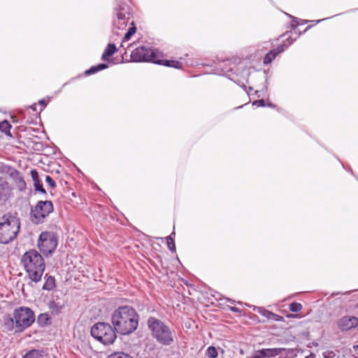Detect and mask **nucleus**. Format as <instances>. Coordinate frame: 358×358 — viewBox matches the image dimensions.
I'll return each instance as SVG.
<instances>
[{
    "instance_id": "25",
    "label": "nucleus",
    "mask_w": 358,
    "mask_h": 358,
    "mask_svg": "<svg viewBox=\"0 0 358 358\" xmlns=\"http://www.w3.org/2000/svg\"><path fill=\"white\" fill-rule=\"evenodd\" d=\"M230 64V61L223 60L219 62L218 64V69H220L222 73H228L232 71V68H227V66Z\"/></svg>"
},
{
    "instance_id": "51",
    "label": "nucleus",
    "mask_w": 358,
    "mask_h": 358,
    "mask_svg": "<svg viewBox=\"0 0 358 358\" xmlns=\"http://www.w3.org/2000/svg\"><path fill=\"white\" fill-rule=\"evenodd\" d=\"M243 106H240L239 107H238L237 108H242Z\"/></svg>"
},
{
    "instance_id": "8",
    "label": "nucleus",
    "mask_w": 358,
    "mask_h": 358,
    "mask_svg": "<svg viewBox=\"0 0 358 358\" xmlns=\"http://www.w3.org/2000/svg\"><path fill=\"white\" fill-rule=\"evenodd\" d=\"M158 51L156 49L145 46H139L134 49L130 55L133 62H152L156 63Z\"/></svg>"
},
{
    "instance_id": "40",
    "label": "nucleus",
    "mask_w": 358,
    "mask_h": 358,
    "mask_svg": "<svg viewBox=\"0 0 358 358\" xmlns=\"http://www.w3.org/2000/svg\"><path fill=\"white\" fill-rule=\"evenodd\" d=\"M229 310L234 313H240L239 308L234 306L229 307Z\"/></svg>"
},
{
    "instance_id": "36",
    "label": "nucleus",
    "mask_w": 358,
    "mask_h": 358,
    "mask_svg": "<svg viewBox=\"0 0 358 358\" xmlns=\"http://www.w3.org/2000/svg\"><path fill=\"white\" fill-rule=\"evenodd\" d=\"M252 105L256 106L257 107H265L266 106L265 101L264 99H259V100L254 101L252 102Z\"/></svg>"
},
{
    "instance_id": "29",
    "label": "nucleus",
    "mask_w": 358,
    "mask_h": 358,
    "mask_svg": "<svg viewBox=\"0 0 358 358\" xmlns=\"http://www.w3.org/2000/svg\"><path fill=\"white\" fill-rule=\"evenodd\" d=\"M207 356L208 358H215L217 357V349L213 346H210L207 349Z\"/></svg>"
},
{
    "instance_id": "9",
    "label": "nucleus",
    "mask_w": 358,
    "mask_h": 358,
    "mask_svg": "<svg viewBox=\"0 0 358 358\" xmlns=\"http://www.w3.org/2000/svg\"><path fill=\"white\" fill-rule=\"evenodd\" d=\"M115 1L117 3V7L116 8L117 19L113 22V34L119 35L120 34L116 32L115 29L123 30L127 27L129 20V13L125 8L126 0Z\"/></svg>"
},
{
    "instance_id": "35",
    "label": "nucleus",
    "mask_w": 358,
    "mask_h": 358,
    "mask_svg": "<svg viewBox=\"0 0 358 358\" xmlns=\"http://www.w3.org/2000/svg\"><path fill=\"white\" fill-rule=\"evenodd\" d=\"M31 178L33 180V182H34L35 181H39V176H38V171L36 170V169H32L31 171Z\"/></svg>"
},
{
    "instance_id": "12",
    "label": "nucleus",
    "mask_w": 358,
    "mask_h": 358,
    "mask_svg": "<svg viewBox=\"0 0 358 358\" xmlns=\"http://www.w3.org/2000/svg\"><path fill=\"white\" fill-rule=\"evenodd\" d=\"M301 34V32L298 33L296 36L294 38H292L291 36H289L286 41L287 43L285 42L284 43L278 45L276 48L270 50L264 58V64H268L272 62V61L281 52H282L286 48H287L290 45H292L296 38Z\"/></svg>"
},
{
    "instance_id": "4",
    "label": "nucleus",
    "mask_w": 358,
    "mask_h": 358,
    "mask_svg": "<svg viewBox=\"0 0 358 358\" xmlns=\"http://www.w3.org/2000/svg\"><path fill=\"white\" fill-rule=\"evenodd\" d=\"M147 324L152 336L157 343L163 345H171L173 343L175 333L164 322L155 317H150Z\"/></svg>"
},
{
    "instance_id": "24",
    "label": "nucleus",
    "mask_w": 358,
    "mask_h": 358,
    "mask_svg": "<svg viewBox=\"0 0 358 358\" xmlns=\"http://www.w3.org/2000/svg\"><path fill=\"white\" fill-rule=\"evenodd\" d=\"M173 236H175V232H172L171 235L166 238L167 248L171 252H176V245Z\"/></svg>"
},
{
    "instance_id": "46",
    "label": "nucleus",
    "mask_w": 358,
    "mask_h": 358,
    "mask_svg": "<svg viewBox=\"0 0 358 358\" xmlns=\"http://www.w3.org/2000/svg\"><path fill=\"white\" fill-rule=\"evenodd\" d=\"M241 86L246 91V86L244 84H242Z\"/></svg>"
},
{
    "instance_id": "33",
    "label": "nucleus",
    "mask_w": 358,
    "mask_h": 358,
    "mask_svg": "<svg viewBox=\"0 0 358 358\" xmlns=\"http://www.w3.org/2000/svg\"><path fill=\"white\" fill-rule=\"evenodd\" d=\"M45 182L52 187L55 188L56 187L55 181L49 176H45Z\"/></svg>"
},
{
    "instance_id": "19",
    "label": "nucleus",
    "mask_w": 358,
    "mask_h": 358,
    "mask_svg": "<svg viewBox=\"0 0 358 358\" xmlns=\"http://www.w3.org/2000/svg\"><path fill=\"white\" fill-rule=\"evenodd\" d=\"M108 67V65L105 63L99 64L95 66H91L89 69L85 71V76H90L100 71L104 70Z\"/></svg>"
},
{
    "instance_id": "34",
    "label": "nucleus",
    "mask_w": 358,
    "mask_h": 358,
    "mask_svg": "<svg viewBox=\"0 0 358 358\" xmlns=\"http://www.w3.org/2000/svg\"><path fill=\"white\" fill-rule=\"evenodd\" d=\"M269 320L276 321V322H282L284 321L283 317L278 315L275 313H272V315Z\"/></svg>"
},
{
    "instance_id": "22",
    "label": "nucleus",
    "mask_w": 358,
    "mask_h": 358,
    "mask_svg": "<svg viewBox=\"0 0 358 358\" xmlns=\"http://www.w3.org/2000/svg\"><path fill=\"white\" fill-rule=\"evenodd\" d=\"M48 308L51 310L52 314L57 315L61 312L62 306L59 303L50 301L48 303Z\"/></svg>"
},
{
    "instance_id": "50",
    "label": "nucleus",
    "mask_w": 358,
    "mask_h": 358,
    "mask_svg": "<svg viewBox=\"0 0 358 358\" xmlns=\"http://www.w3.org/2000/svg\"><path fill=\"white\" fill-rule=\"evenodd\" d=\"M258 93H259V91H258V90H256V91H255V94H258Z\"/></svg>"
},
{
    "instance_id": "30",
    "label": "nucleus",
    "mask_w": 358,
    "mask_h": 358,
    "mask_svg": "<svg viewBox=\"0 0 358 358\" xmlns=\"http://www.w3.org/2000/svg\"><path fill=\"white\" fill-rule=\"evenodd\" d=\"M302 309V305L300 303L293 302L289 305V310L293 313H297Z\"/></svg>"
},
{
    "instance_id": "20",
    "label": "nucleus",
    "mask_w": 358,
    "mask_h": 358,
    "mask_svg": "<svg viewBox=\"0 0 358 358\" xmlns=\"http://www.w3.org/2000/svg\"><path fill=\"white\" fill-rule=\"evenodd\" d=\"M131 24L132 26L129 28L128 31L124 34V36L122 39L121 47L122 48L124 47V43L128 41L136 31V28L134 24V22H131Z\"/></svg>"
},
{
    "instance_id": "7",
    "label": "nucleus",
    "mask_w": 358,
    "mask_h": 358,
    "mask_svg": "<svg viewBox=\"0 0 358 358\" xmlns=\"http://www.w3.org/2000/svg\"><path fill=\"white\" fill-rule=\"evenodd\" d=\"M54 207L50 201H39L31 208L30 220L35 224H40L53 212Z\"/></svg>"
},
{
    "instance_id": "42",
    "label": "nucleus",
    "mask_w": 358,
    "mask_h": 358,
    "mask_svg": "<svg viewBox=\"0 0 358 358\" xmlns=\"http://www.w3.org/2000/svg\"><path fill=\"white\" fill-rule=\"evenodd\" d=\"M266 106H268V107H271V108H275V105H274L272 103H269L268 104H266Z\"/></svg>"
},
{
    "instance_id": "47",
    "label": "nucleus",
    "mask_w": 358,
    "mask_h": 358,
    "mask_svg": "<svg viewBox=\"0 0 358 358\" xmlns=\"http://www.w3.org/2000/svg\"><path fill=\"white\" fill-rule=\"evenodd\" d=\"M249 90H250V91H252V90H253V87H249Z\"/></svg>"
},
{
    "instance_id": "5",
    "label": "nucleus",
    "mask_w": 358,
    "mask_h": 358,
    "mask_svg": "<svg viewBox=\"0 0 358 358\" xmlns=\"http://www.w3.org/2000/svg\"><path fill=\"white\" fill-rule=\"evenodd\" d=\"M20 229V218L10 213L0 218V243L8 244L17 236Z\"/></svg>"
},
{
    "instance_id": "2",
    "label": "nucleus",
    "mask_w": 358,
    "mask_h": 358,
    "mask_svg": "<svg viewBox=\"0 0 358 358\" xmlns=\"http://www.w3.org/2000/svg\"><path fill=\"white\" fill-rule=\"evenodd\" d=\"M21 264L31 281L29 285H32V282L38 283L41 280L45 264L42 255L38 252L30 250L24 252L21 258Z\"/></svg>"
},
{
    "instance_id": "23",
    "label": "nucleus",
    "mask_w": 358,
    "mask_h": 358,
    "mask_svg": "<svg viewBox=\"0 0 358 358\" xmlns=\"http://www.w3.org/2000/svg\"><path fill=\"white\" fill-rule=\"evenodd\" d=\"M42 357V351L33 349L23 355L22 358H40Z\"/></svg>"
},
{
    "instance_id": "44",
    "label": "nucleus",
    "mask_w": 358,
    "mask_h": 358,
    "mask_svg": "<svg viewBox=\"0 0 358 358\" xmlns=\"http://www.w3.org/2000/svg\"><path fill=\"white\" fill-rule=\"evenodd\" d=\"M311 27H312L311 25L308 26V27L306 28V29L304 30V32H306V31H308L309 29H310V28H311Z\"/></svg>"
},
{
    "instance_id": "41",
    "label": "nucleus",
    "mask_w": 358,
    "mask_h": 358,
    "mask_svg": "<svg viewBox=\"0 0 358 358\" xmlns=\"http://www.w3.org/2000/svg\"><path fill=\"white\" fill-rule=\"evenodd\" d=\"M315 355L314 353H310L309 355L306 356L305 358H315Z\"/></svg>"
},
{
    "instance_id": "27",
    "label": "nucleus",
    "mask_w": 358,
    "mask_h": 358,
    "mask_svg": "<svg viewBox=\"0 0 358 358\" xmlns=\"http://www.w3.org/2000/svg\"><path fill=\"white\" fill-rule=\"evenodd\" d=\"M107 358H133V357L127 353L117 352L110 355Z\"/></svg>"
},
{
    "instance_id": "37",
    "label": "nucleus",
    "mask_w": 358,
    "mask_h": 358,
    "mask_svg": "<svg viewBox=\"0 0 358 358\" xmlns=\"http://www.w3.org/2000/svg\"><path fill=\"white\" fill-rule=\"evenodd\" d=\"M48 102V101L45 99H41L39 101V104L41 105V111L46 107Z\"/></svg>"
},
{
    "instance_id": "17",
    "label": "nucleus",
    "mask_w": 358,
    "mask_h": 358,
    "mask_svg": "<svg viewBox=\"0 0 358 358\" xmlns=\"http://www.w3.org/2000/svg\"><path fill=\"white\" fill-rule=\"evenodd\" d=\"M36 322L39 327H44L51 323V317L48 313H41L38 315Z\"/></svg>"
},
{
    "instance_id": "11",
    "label": "nucleus",
    "mask_w": 358,
    "mask_h": 358,
    "mask_svg": "<svg viewBox=\"0 0 358 358\" xmlns=\"http://www.w3.org/2000/svg\"><path fill=\"white\" fill-rule=\"evenodd\" d=\"M0 169L1 173L8 175L13 180L19 191L23 192L26 189V182L21 173L16 169L8 165H3Z\"/></svg>"
},
{
    "instance_id": "13",
    "label": "nucleus",
    "mask_w": 358,
    "mask_h": 358,
    "mask_svg": "<svg viewBox=\"0 0 358 358\" xmlns=\"http://www.w3.org/2000/svg\"><path fill=\"white\" fill-rule=\"evenodd\" d=\"M337 325L341 331L351 330L358 325V317L350 315L343 316L338 320Z\"/></svg>"
},
{
    "instance_id": "16",
    "label": "nucleus",
    "mask_w": 358,
    "mask_h": 358,
    "mask_svg": "<svg viewBox=\"0 0 358 358\" xmlns=\"http://www.w3.org/2000/svg\"><path fill=\"white\" fill-rule=\"evenodd\" d=\"M117 50V49L114 43H108L101 55V59L104 61L107 60V59L114 55Z\"/></svg>"
},
{
    "instance_id": "18",
    "label": "nucleus",
    "mask_w": 358,
    "mask_h": 358,
    "mask_svg": "<svg viewBox=\"0 0 358 358\" xmlns=\"http://www.w3.org/2000/svg\"><path fill=\"white\" fill-rule=\"evenodd\" d=\"M45 281L43 285V287H42L43 289L47 290V291L53 290L56 287L55 278L53 276H50V275L48 276V275L46 274L45 276Z\"/></svg>"
},
{
    "instance_id": "52",
    "label": "nucleus",
    "mask_w": 358,
    "mask_h": 358,
    "mask_svg": "<svg viewBox=\"0 0 358 358\" xmlns=\"http://www.w3.org/2000/svg\"><path fill=\"white\" fill-rule=\"evenodd\" d=\"M357 308H358V304H357Z\"/></svg>"
},
{
    "instance_id": "38",
    "label": "nucleus",
    "mask_w": 358,
    "mask_h": 358,
    "mask_svg": "<svg viewBox=\"0 0 358 358\" xmlns=\"http://www.w3.org/2000/svg\"><path fill=\"white\" fill-rule=\"evenodd\" d=\"M34 189L35 190L38 188H40L41 187H43V184H42V182L41 180L39 181H35L34 182Z\"/></svg>"
},
{
    "instance_id": "6",
    "label": "nucleus",
    "mask_w": 358,
    "mask_h": 358,
    "mask_svg": "<svg viewBox=\"0 0 358 358\" xmlns=\"http://www.w3.org/2000/svg\"><path fill=\"white\" fill-rule=\"evenodd\" d=\"M114 327L106 322H97L91 328V335L104 345L112 344L117 336Z\"/></svg>"
},
{
    "instance_id": "31",
    "label": "nucleus",
    "mask_w": 358,
    "mask_h": 358,
    "mask_svg": "<svg viewBox=\"0 0 358 358\" xmlns=\"http://www.w3.org/2000/svg\"><path fill=\"white\" fill-rule=\"evenodd\" d=\"M324 358H334L336 352L333 350H327L322 353Z\"/></svg>"
},
{
    "instance_id": "3",
    "label": "nucleus",
    "mask_w": 358,
    "mask_h": 358,
    "mask_svg": "<svg viewBox=\"0 0 358 358\" xmlns=\"http://www.w3.org/2000/svg\"><path fill=\"white\" fill-rule=\"evenodd\" d=\"M35 320L34 312L31 308L21 306L14 310L13 315H5L3 322L8 330L21 333L31 327Z\"/></svg>"
},
{
    "instance_id": "32",
    "label": "nucleus",
    "mask_w": 358,
    "mask_h": 358,
    "mask_svg": "<svg viewBox=\"0 0 358 358\" xmlns=\"http://www.w3.org/2000/svg\"><path fill=\"white\" fill-rule=\"evenodd\" d=\"M257 77L258 78H259L260 80H262L265 82L266 85H264V88L265 89V90H267V85H266V82H267V76L265 73V72L264 73H258L257 75Z\"/></svg>"
},
{
    "instance_id": "49",
    "label": "nucleus",
    "mask_w": 358,
    "mask_h": 358,
    "mask_svg": "<svg viewBox=\"0 0 358 358\" xmlns=\"http://www.w3.org/2000/svg\"><path fill=\"white\" fill-rule=\"evenodd\" d=\"M229 301L234 302V301L231 300L230 299H227Z\"/></svg>"
},
{
    "instance_id": "10",
    "label": "nucleus",
    "mask_w": 358,
    "mask_h": 358,
    "mask_svg": "<svg viewBox=\"0 0 358 358\" xmlns=\"http://www.w3.org/2000/svg\"><path fill=\"white\" fill-rule=\"evenodd\" d=\"M57 246L56 236L50 232H42L38 238V248L41 252L48 256L51 255Z\"/></svg>"
},
{
    "instance_id": "26",
    "label": "nucleus",
    "mask_w": 358,
    "mask_h": 358,
    "mask_svg": "<svg viewBox=\"0 0 358 358\" xmlns=\"http://www.w3.org/2000/svg\"><path fill=\"white\" fill-rule=\"evenodd\" d=\"M11 128V125L7 120H3L0 122V131L5 133L8 136H11L10 129Z\"/></svg>"
},
{
    "instance_id": "39",
    "label": "nucleus",
    "mask_w": 358,
    "mask_h": 358,
    "mask_svg": "<svg viewBox=\"0 0 358 358\" xmlns=\"http://www.w3.org/2000/svg\"><path fill=\"white\" fill-rule=\"evenodd\" d=\"M36 191L41 192L43 194H46V190L43 188V187L36 189Z\"/></svg>"
},
{
    "instance_id": "45",
    "label": "nucleus",
    "mask_w": 358,
    "mask_h": 358,
    "mask_svg": "<svg viewBox=\"0 0 358 358\" xmlns=\"http://www.w3.org/2000/svg\"><path fill=\"white\" fill-rule=\"evenodd\" d=\"M324 20V19H323V20ZM321 21H322V20H316V21H315V23H316V24H317V23L320 22Z\"/></svg>"
},
{
    "instance_id": "21",
    "label": "nucleus",
    "mask_w": 358,
    "mask_h": 358,
    "mask_svg": "<svg viewBox=\"0 0 358 358\" xmlns=\"http://www.w3.org/2000/svg\"><path fill=\"white\" fill-rule=\"evenodd\" d=\"M286 15L292 19V21L290 24V27L292 29H294L297 27V26L299 25H303V24H306L307 23H308L310 21L308 20H301V19H298L297 17H294L288 13H286Z\"/></svg>"
},
{
    "instance_id": "15",
    "label": "nucleus",
    "mask_w": 358,
    "mask_h": 358,
    "mask_svg": "<svg viewBox=\"0 0 358 358\" xmlns=\"http://www.w3.org/2000/svg\"><path fill=\"white\" fill-rule=\"evenodd\" d=\"M155 64L164 65L168 67H172L177 69H180L182 67V63L177 60L159 59L157 58Z\"/></svg>"
},
{
    "instance_id": "14",
    "label": "nucleus",
    "mask_w": 358,
    "mask_h": 358,
    "mask_svg": "<svg viewBox=\"0 0 358 358\" xmlns=\"http://www.w3.org/2000/svg\"><path fill=\"white\" fill-rule=\"evenodd\" d=\"M10 194L11 189L8 182L5 179L0 178V206L6 204V202L10 196Z\"/></svg>"
},
{
    "instance_id": "28",
    "label": "nucleus",
    "mask_w": 358,
    "mask_h": 358,
    "mask_svg": "<svg viewBox=\"0 0 358 358\" xmlns=\"http://www.w3.org/2000/svg\"><path fill=\"white\" fill-rule=\"evenodd\" d=\"M257 312L262 316L265 317L266 319H268V320H270L271 315H272V312L265 309L264 308H262V307H257Z\"/></svg>"
},
{
    "instance_id": "1",
    "label": "nucleus",
    "mask_w": 358,
    "mask_h": 358,
    "mask_svg": "<svg viewBox=\"0 0 358 358\" xmlns=\"http://www.w3.org/2000/svg\"><path fill=\"white\" fill-rule=\"evenodd\" d=\"M111 322L117 333L122 335H128L137 329L138 315L131 306H120L113 313Z\"/></svg>"
},
{
    "instance_id": "48",
    "label": "nucleus",
    "mask_w": 358,
    "mask_h": 358,
    "mask_svg": "<svg viewBox=\"0 0 358 358\" xmlns=\"http://www.w3.org/2000/svg\"><path fill=\"white\" fill-rule=\"evenodd\" d=\"M287 34H288V32H287V33H286V34H282L281 36H282V37H283V36H286Z\"/></svg>"
},
{
    "instance_id": "43",
    "label": "nucleus",
    "mask_w": 358,
    "mask_h": 358,
    "mask_svg": "<svg viewBox=\"0 0 358 358\" xmlns=\"http://www.w3.org/2000/svg\"><path fill=\"white\" fill-rule=\"evenodd\" d=\"M30 108H31L33 110L36 111V104L34 103V104L31 105L30 106Z\"/></svg>"
}]
</instances>
